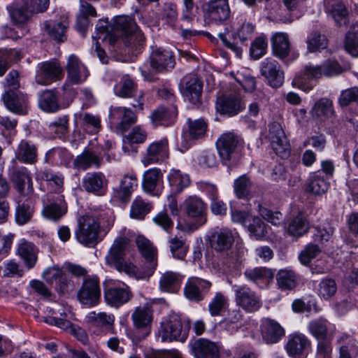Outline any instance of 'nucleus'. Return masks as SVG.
<instances>
[{
    "instance_id": "obj_58",
    "label": "nucleus",
    "mask_w": 358,
    "mask_h": 358,
    "mask_svg": "<svg viewBox=\"0 0 358 358\" xmlns=\"http://www.w3.org/2000/svg\"><path fill=\"white\" fill-rule=\"evenodd\" d=\"M188 134L192 139H198L204 136L207 130V123L203 119L192 120L187 119Z\"/></svg>"
},
{
    "instance_id": "obj_15",
    "label": "nucleus",
    "mask_w": 358,
    "mask_h": 358,
    "mask_svg": "<svg viewBox=\"0 0 358 358\" xmlns=\"http://www.w3.org/2000/svg\"><path fill=\"white\" fill-rule=\"evenodd\" d=\"M235 300L239 306L248 312H255L261 307V301L256 293L246 285L233 286Z\"/></svg>"
},
{
    "instance_id": "obj_57",
    "label": "nucleus",
    "mask_w": 358,
    "mask_h": 358,
    "mask_svg": "<svg viewBox=\"0 0 358 358\" xmlns=\"http://www.w3.org/2000/svg\"><path fill=\"white\" fill-rule=\"evenodd\" d=\"M245 227L250 232V235L257 240L262 238L267 233L265 224L258 217L251 216Z\"/></svg>"
},
{
    "instance_id": "obj_39",
    "label": "nucleus",
    "mask_w": 358,
    "mask_h": 358,
    "mask_svg": "<svg viewBox=\"0 0 358 358\" xmlns=\"http://www.w3.org/2000/svg\"><path fill=\"white\" fill-rule=\"evenodd\" d=\"M176 115V110L174 107L167 109L164 106H159L151 113L150 118L155 127L168 126L173 122Z\"/></svg>"
},
{
    "instance_id": "obj_33",
    "label": "nucleus",
    "mask_w": 358,
    "mask_h": 358,
    "mask_svg": "<svg viewBox=\"0 0 358 358\" xmlns=\"http://www.w3.org/2000/svg\"><path fill=\"white\" fill-rule=\"evenodd\" d=\"M336 343L339 348L338 358H355L358 356V341L350 335L340 334Z\"/></svg>"
},
{
    "instance_id": "obj_35",
    "label": "nucleus",
    "mask_w": 358,
    "mask_h": 358,
    "mask_svg": "<svg viewBox=\"0 0 358 358\" xmlns=\"http://www.w3.org/2000/svg\"><path fill=\"white\" fill-rule=\"evenodd\" d=\"M102 162V157L92 151L87 150L76 157L73 161V166L74 168L78 170L86 171L91 168H100Z\"/></svg>"
},
{
    "instance_id": "obj_46",
    "label": "nucleus",
    "mask_w": 358,
    "mask_h": 358,
    "mask_svg": "<svg viewBox=\"0 0 358 358\" xmlns=\"http://www.w3.org/2000/svg\"><path fill=\"white\" fill-rule=\"evenodd\" d=\"M153 206L152 203L137 196L133 201L130 207V217L133 219L142 220L150 213Z\"/></svg>"
},
{
    "instance_id": "obj_9",
    "label": "nucleus",
    "mask_w": 358,
    "mask_h": 358,
    "mask_svg": "<svg viewBox=\"0 0 358 358\" xmlns=\"http://www.w3.org/2000/svg\"><path fill=\"white\" fill-rule=\"evenodd\" d=\"M115 95L124 99L134 97V102L131 106L136 110H142L144 106V94L143 92H138L137 85L127 75L122 77L121 80L114 87Z\"/></svg>"
},
{
    "instance_id": "obj_61",
    "label": "nucleus",
    "mask_w": 358,
    "mask_h": 358,
    "mask_svg": "<svg viewBox=\"0 0 358 358\" xmlns=\"http://www.w3.org/2000/svg\"><path fill=\"white\" fill-rule=\"evenodd\" d=\"M228 303L227 297L222 292H216L208 304L210 315L217 316L225 308Z\"/></svg>"
},
{
    "instance_id": "obj_12",
    "label": "nucleus",
    "mask_w": 358,
    "mask_h": 358,
    "mask_svg": "<svg viewBox=\"0 0 358 358\" xmlns=\"http://www.w3.org/2000/svg\"><path fill=\"white\" fill-rule=\"evenodd\" d=\"M203 85L196 75H187L180 83V91L185 101L199 107L201 103Z\"/></svg>"
},
{
    "instance_id": "obj_22",
    "label": "nucleus",
    "mask_w": 358,
    "mask_h": 358,
    "mask_svg": "<svg viewBox=\"0 0 358 358\" xmlns=\"http://www.w3.org/2000/svg\"><path fill=\"white\" fill-rule=\"evenodd\" d=\"M108 182V179L104 173L100 171L87 173L82 179L83 189L86 192L97 196L105 194Z\"/></svg>"
},
{
    "instance_id": "obj_10",
    "label": "nucleus",
    "mask_w": 358,
    "mask_h": 358,
    "mask_svg": "<svg viewBox=\"0 0 358 358\" xmlns=\"http://www.w3.org/2000/svg\"><path fill=\"white\" fill-rule=\"evenodd\" d=\"M182 206L187 217L194 221L196 229L206 223L207 207L200 197L196 195L188 196Z\"/></svg>"
},
{
    "instance_id": "obj_7",
    "label": "nucleus",
    "mask_w": 358,
    "mask_h": 358,
    "mask_svg": "<svg viewBox=\"0 0 358 358\" xmlns=\"http://www.w3.org/2000/svg\"><path fill=\"white\" fill-rule=\"evenodd\" d=\"M243 143L242 138L233 132L224 133L216 142L219 155L225 165H231L236 162L238 156V148Z\"/></svg>"
},
{
    "instance_id": "obj_31",
    "label": "nucleus",
    "mask_w": 358,
    "mask_h": 358,
    "mask_svg": "<svg viewBox=\"0 0 358 358\" xmlns=\"http://www.w3.org/2000/svg\"><path fill=\"white\" fill-rule=\"evenodd\" d=\"M38 106L46 113H55L64 109L59 95L54 90H46L39 94Z\"/></svg>"
},
{
    "instance_id": "obj_2",
    "label": "nucleus",
    "mask_w": 358,
    "mask_h": 358,
    "mask_svg": "<svg viewBox=\"0 0 358 358\" xmlns=\"http://www.w3.org/2000/svg\"><path fill=\"white\" fill-rule=\"evenodd\" d=\"M131 250V245L129 239L124 236L117 237L110 246L105 260L107 265L136 278V266L125 261V257L130 254Z\"/></svg>"
},
{
    "instance_id": "obj_49",
    "label": "nucleus",
    "mask_w": 358,
    "mask_h": 358,
    "mask_svg": "<svg viewBox=\"0 0 358 358\" xmlns=\"http://www.w3.org/2000/svg\"><path fill=\"white\" fill-rule=\"evenodd\" d=\"M168 180L173 191L180 192L183 189L190 185V178L188 174L182 173L180 170H171Z\"/></svg>"
},
{
    "instance_id": "obj_48",
    "label": "nucleus",
    "mask_w": 358,
    "mask_h": 358,
    "mask_svg": "<svg viewBox=\"0 0 358 358\" xmlns=\"http://www.w3.org/2000/svg\"><path fill=\"white\" fill-rule=\"evenodd\" d=\"M309 229V224L302 213L290 220L288 224V233L293 236H301L306 234Z\"/></svg>"
},
{
    "instance_id": "obj_17",
    "label": "nucleus",
    "mask_w": 358,
    "mask_h": 358,
    "mask_svg": "<svg viewBox=\"0 0 358 358\" xmlns=\"http://www.w3.org/2000/svg\"><path fill=\"white\" fill-rule=\"evenodd\" d=\"M169 143L163 138L150 143L143 155L141 162L145 166L162 162L169 157Z\"/></svg>"
},
{
    "instance_id": "obj_26",
    "label": "nucleus",
    "mask_w": 358,
    "mask_h": 358,
    "mask_svg": "<svg viewBox=\"0 0 358 358\" xmlns=\"http://www.w3.org/2000/svg\"><path fill=\"white\" fill-rule=\"evenodd\" d=\"M260 329L264 341L268 344L277 343L285 334L284 328L278 322L270 318L262 320Z\"/></svg>"
},
{
    "instance_id": "obj_32",
    "label": "nucleus",
    "mask_w": 358,
    "mask_h": 358,
    "mask_svg": "<svg viewBox=\"0 0 358 358\" xmlns=\"http://www.w3.org/2000/svg\"><path fill=\"white\" fill-rule=\"evenodd\" d=\"M69 24L68 17L64 16L59 22L45 21L43 24V28L55 41L64 42L66 40V32Z\"/></svg>"
},
{
    "instance_id": "obj_20",
    "label": "nucleus",
    "mask_w": 358,
    "mask_h": 358,
    "mask_svg": "<svg viewBox=\"0 0 358 358\" xmlns=\"http://www.w3.org/2000/svg\"><path fill=\"white\" fill-rule=\"evenodd\" d=\"M310 345V341L304 334L296 332L289 336L285 349L288 355L292 358L306 357Z\"/></svg>"
},
{
    "instance_id": "obj_34",
    "label": "nucleus",
    "mask_w": 358,
    "mask_h": 358,
    "mask_svg": "<svg viewBox=\"0 0 358 358\" xmlns=\"http://www.w3.org/2000/svg\"><path fill=\"white\" fill-rule=\"evenodd\" d=\"M306 185V192L320 195L328 190L330 182L325 177H323L320 171H316L310 173Z\"/></svg>"
},
{
    "instance_id": "obj_54",
    "label": "nucleus",
    "mask_w": 358,
    "mask_h": 358,
    "mask_svg": "<svg viewBox=\"0 0 358 358\" xmlns=\"http://www.w3.org/2000/svg\"><path fill=\"white\" fill-rule=\"evenodd\" d=\"M244 275L248 280L255 283L273 278L272 271L265 267H255L246 269L244 272Z\"/></svg>"
},
{
    "instance_id": "obj_18",
    "label": "nucleus",
    "mask_w": 358,
    "mask_h": 358,
    "mask_svg": "<svg viewBox=\"0 0 358 358\" xmlns=\"http://www.w3.org/2000/svg\"><path fill=\"white\" fill-rule=\"evenodd\" d=\"M6 108L12 113L25 115L29 105L28 96L19 90H9L2 95Z\"/></svg>"
},
{
    "instance_id": "obj_53",
    "label": "nucleus",
    "mask_w": 358,
    "mask_h": 358,
    "mask_svg": "<svg viewBox=\"0 0 358 358\" xmlns=\"http://www.w3.org/2000/svg\"><path fill=\"white\" fill-rule=\"evenodd\" d=\"M309 332L317 340L328 338V322L323 318L310 321L308 324Z\"/></svg>"
},
{
    "instance_id": "obj_56",
    "label": "nucleus",
    "mask_w": 358,
    "mask_h": 358,
    "mask_svg": "<svg viewBox=\"0 0 358 358\" xmlns=\"http://www.w3.org/2000/svg\"><path fill=\"white\" fill-rule=\"evenodd\" d=\"M337 292V285L332 278L322 279L317 287V294L324 300H329Z\"/></svg>"
},
{
    "instance_id": "obj_50",
    "label": "nucleus",
    "mask_w": 358,
    "mask_h": 358,
    "mask_svg": "<svg viewBox=\"0 0 358 358\" xmlns=\"http://www.w3.org/2000/svg\"><path fill=\"white\" fill-rule=\"evenodd\" d=\"M313 116L317 117H331L334 113L333 102L328 98H321L316 101L312 108Z\"/></svg>"
},
{
    "instance_id": "obj_5",
    "label": "nucleus",
    "mask_w": 358,
    "mask_h": 358,
    "mask_svg": "<svg viewBox=\"0 0 358 358\" xmlns=\"http://www.w3.org/2000/svg\"><path fill=\"white\" fill-rule=\"evenodd\" d=\"M136 243L140 253L146 261L145 269L138 270L136 268V279L148 280L154 273L157 266V248L143 236H138L136 238Z\"/></svg>"
},
{
    "instance_id": "obj_45",
    "label": "nucleus",
    "mask_w": 358,
    "mask_h": 358,
    "mask_svg": "<svg viewBox=\"0 0 358 358\" xmlns=\"http://www.w3.org/2000/svg\"><path fill=\"white\" fill-rule=\"evenodd\" d=\"M87 321L91 323V327H102L106 329H113L115 317L113 314L106 313H90L87 316Z\"/></svg>"
},
{
    "instance_id": "obj_3",
    "label": "nucleus",
    "mask_w": 358,
    "mask_h": 358,
    "mask_svg": "<svg viewBox=\"0 0 358 358\" xmlns=\"http://www.w3.org/2000/svg\"><path fill=\"white\" fill-rule=\"evenodd\" d=\"M78 228L75 231L77 241L83 245L93 247L102 238L100 236V218L94 213H87L78 218Z\"/></svg>"
},
{
    "instance_id": "obj_6",
    "label": "nucleus",
    "mask_w": 358,
    "mask_h": 358,
    "mask_svg": "<svg viewBox=\"0 0 358 358\" xmlns=\"http://www.w3.org/2000/svg\"><path fill=\"white\" fill-rule=\"evenodd\" d=\"M157 337L162 342L185 341L187 333L182 329L180 317L173 313L165 317L160 323Z\"/></svg>"
},
{
    "instance_id": "obj_60",
    "label": "nucleus",
    "mask_w": 358,
    "mask_h": 358,
    "mask_svg": "<svg viewBox=\"0 0 358 358\" xmlns=\"http://www.w3.org/2000/svg\"><path fill=\"white\" fill-rule=\"evenodd\" d=\"M268 48V41L265 36L257 37L251 43L250 55L254 59H259L266 55Z\"/></svg>"
},
{
    "instance_id": "obj_14",
    "label": "nucleus",
    "mask_w": 358,
    "mask_h": 358,
    "mask_svg": "<svg viewBox=\"0 0 358 358\" xmlns=\"http://www.w3.org/2000/svg\"><path fill=\"white\" fill-rule=\"evenodd\" d=\"M204 16L215 23H222L227 20L231 15L228 0H211L203 6Z\"/></svg>"
},
{
    "instance_id": "obj_30",
    "label": "nucleus",
    "mask_w": 358,
    "mask_h": 358,
    "mask_svg": "<svg viewBox=\"0 0 358 358\" xmlns=\"http://www.w3.org/2000/svg\"><path fill=\"white\" fill-rule=\"evenodd\" d=\"M192 354L195 358H220L217 345L205 338H199L190 343Z\"/></svg>"
},
{
    "instance_id": "obj_27",
    "label": "nucleus",
    "mask_w": 358,
    "mask_h": 358,
    "mask_svg": "<svg viewBox=\"0 0 358 358\" xmlns=\"http://www.w3.org/2000/svg\"><path fill=\"white\" fill-rule=\"evenodd\" d=\"M208 240L212 248L217 252H223L231 248L234 236L229 229L215 228L210 231Z\"/></svg>"
},
{
    "instance_id": "obj_21",
    "label": "nucleus",
    "mask_w": 358,
    "mask_h": 358,
    "mask_svg": "<svg viewBox=\"0 0 358 358\" xmlns=\"http://www.w3.org/2000/svg\"><path fill=\"white\" fill-rule=\"evenodd\" d=\"M211 286L212 283L208 280L198 277H191L186 283L185 295L189 300L200 301L203 299Z\"/></svg>"
},
{
    "instance_id": "obj_28",
    "label": "nucleus",
    "mask_w": 358,
    "mask_h": 358,
    "mask_svg": "<svg viewBox=\"0 0 358 358\" xmlns=\"http://www.w3.org/2000/svg\"><path fill=\"white\" fill-rule=\"evenodd\" d=\"M11 179L18 193L22 196H28L34 192L33 182L29 172L24 166L15 169Z\"/></svg>"
},
{
    "instance_id": "obj_1",
    "label": "nucleus",
    "mask_w": 358,
    "mask_h": 358,
    "mask_svg": "<svg viewBox=\"0 0 358 358\" xmlns=\"http://www.w3.org/2000/svg\"><path fill=\"white\" fill-rule=\"evenodd\" d=\"M96 36H94V38L101 39L112 45L120 39L124 41L126 46L135 45V41H138L139 43L143 40V34L138 31L134 19L127 15L115 17L110 30L107 22L99 21L96 24Z\"/></svg>"
},
{
    "instance_id": "obj_40",
    "label": "nucleus",
    "mask_w": 358,
    "mask_h": 358,
    "mask_svg": "<svg viewBox=\"0 0 358 358\" xmlns=\"http://www.w3.org/2000/svg\"><path fill=\"white\" fill-rule=\"evenodd\" d=\"M62 196H58L59 203L53 201L45 203V200H43L44 206L42 210L43 217L52 221H57L66 214V206L62 202Z\"/></svg>"
},
{
    "instance_id": "obj_55",
    "label": "nucleus",
    "mask_w": 358,
    "mask_h": 358,
    "mask_svg": "<svg viewBox=\"0 0 358 358\" xmlns=\"http://www.w3.org/2000/svg\"><path fill=\"white\" fill-rule=\"evenodd\" d=\"M252 182L246 175H242L234 180V189L236 196L239 199L247 198L250 193Z\"/></svg>"
},
{
    "instance_id": "obj_42",
    "label": "nucleus",
    "mask_w": 358,
    "mask_h": 358,
    "mask_svg": "<svg viewBox=\"0 0 358 358\" xmlns=\"http://www.w3.org/2000/svg\"><path fill=\"white\" fill-rule=\"evenodd\" d=\"M137 178L134 176H124L121 180L119 188L115 190V196L122 201H128L131 193L137 187Z\"/></svg>"
},
{
    "instance_id": "obj_8",
    "label": "nucleus",
    "mask_w": 358,
    "mask_h": 358,
    "mask_svg": "<svg viewBox=\"0 0 358 358\" xmlns=\"http://www.w3.org/2000/svg\"><path fill=\"white\" fill-rule=\"evenodd\" d=\"M132 293L129 287L123 282L108 280L105 283L104 299L107 304L118 308L127 303Z\"/></svg>"
},
{
    "instance_id": "obj_37",
    "label": "nucleus",
    "mask_w": 358,
    "mask_h": 358,
    "mask_svg": "<svg viewBox=\"0 0 358 358\" xmlns=\"http://www.w3.org/2000/svg\"><path fill=\"white\" fill-rule=\"evenodd\" d=\"M76 120L80 127L90 134H97L101 129L100 116L87 112H80L75 114Z\"/></svg>"
},
{
    "instance_id": "obj_59",
    "label": "nucleus",
    "mask_w": 358,
    "mask_h": 358,
    "mask_svg": "<svg viewBox=\"0 0 358 358\" xmlns=\"http://www.w3.org/2000/svg\"><path fill=\"white\" fill-rule=\"evenodd\" d=\"M277 283L280 289H292L296 286V275L289 270H280L276 275Z\"/></svg>"
},
{
    "instance_id": "obj_63",
    "label": "nucleus",
    "mask_w": 358,
    "mask_h": 358,
    "mask_svg": "<svg viewBox=\"0 0 358 358\" xmlns=\"http://www.w3.org/2000/svg\"><path fill=\"white\" fill-rule=\"evenodd\" d=\"M33 209L27 203L19 204L15 210V221L19 225L27 224L31 218Z\"/></svg>"
},
{
    "instance_id": "obj_19",
    "label": "nucleus",
    "mask_w": 358,
    "mask_h": 358,
    "mask_svg": "<svg viewBox=\"0 0 358 358\" xmlns=\"http://www.w3.org/2000/svg\"><path fill=\"white\" fill-rule=\"evenodd\" d=\"M62 76V68L57 62H45L38 64L36 82L41 85H47L59 80Z\"/></svg>"
},
{
    "instance_id": "obj_36",
    "label": "nucleus",
    "mask_w": 358,
    "mask_h": 358,
    "mask_svg": "<svg viewBox=\"0 0 358 358\" xmlns=\"http://www.w3.org/2000/svg\"><path fill=\"white\" fill-rule=\"evenodd\" d=\"M272 51L275 56L279 59L286 58L290 51L289 36L285 32H276L271 37Z\"/></svg>"
},
{
    "instance_id": "obj_43",
    "label": "nucleus",
    "mask_w": 358,
    "mask_h": 358,
    "mask_svg": "<svg viewBox=\"0 0 358 358\" xmlns=\"http://www.w3.org/2000/svg\"><path fill=\"white\" fill-rule=\"evenodd\" d=\"M16 157L20 162L34 164L37 161L36 148L33 143L23 140L18 145Z\"/></svg>"
},
{
    "instance_id": "obj_13",
    "label": "nucleus",
    "mask_w": 358,
    "mask_h": 358,
    "mask_svg": "<svg viewBox=\"0 0 358 358\" xmlns=\"http://www.w3.org/2000/svg\"><path fill=\"white\" fill-rule=\"evenodd\" d=\"M268 138L276 155L282 158L289 155V143L280 123L275 122L269 125Z\"/></svg>"
},
{
    "instance_id": "obj_62",
    "label": "nucleus",
    "mask_w": 358,
    "mask_h": 358,
    "mask_svg": "<svg viewBox=\"0 0 358 358\" xmlns=\"http://www.w3.org/2000/svg\"><path fill=\"white\" fill-rule=\"evenodd\" d=\"M327 39L324 35L318 32H313L310 34L307 40L308 49L310 52H315L326 48Z\"/></svg>"
},
{
    "instance_id": "obj_41",
    "label": "nucleus",
    "mask_w": 358,
    "mask_h": 358,
    "mask_svg": "<svg viewBox=\"0 0 358 358\" xmlns=\"http://www.w3.org/2000/svg\"><path fill=\"white\" fill-rule=\"evenodd\" d=\"M163 173L160 169L152 168L144 172L142 186L147 193H152L162 181Z\"/></svg>"
},
{
    "instance_id": "obj_44",
    "label": "nucleus",
    "mask_w": 358,
    "mask_h": 358,
    "mask_svg": "<svg viewBox=\"0 0 358 358\" xmlns=\"http://www.w3.org/2000/svg\"><path fill=\"white\" fill-rule=\"evenodd\" d=\"M17 254L29 268L34 267L36 264L37 261L36 249L32 243L22 240L19 244Z\"/></svg>"
},
{
    "instance_id": "obj_24",
    "label": "nucleus",
    "mask_w": 358,
    "mask_h": 358,
    "mask_svg": "<svg viewBox=\"0 0 358 358\" xmlns=\"http://www.w3.org/2000/svg\"><path fill=\"white\" fill-rule=\"evenodd\" d=\"M67 80L72 84L78 85L86 80L89 76L87 67L76 55H70L66 65Z\"/></svg>"
},
{
    "instance_id": "obj_23",
    "label": "nucleus",
    "mask_w": 358,
    "mask_h": 358,
    "mask_svg": "<svg viewBox=\"0 0 358 358\" xmlns=\"http://www.w3.org/2000/svg\"><path fill=\"white\" fill-rule=\"evenodd\" d=\"M261 74L264 76L273 87H280L284 81V74L279 63L271 58H266L261 63Z\"/></svg>"
},
{
    "instance_id": "obj_29",
    "label": "nucleus",
    "mask_w": 358,
    "mask_h": 358,
    "mask_svg": "<svg viewBox=\"0 0 358 358\" xmlns=\"http://www.w3.org/2000/svg\"><path fill=\"white\" fill-rule=\"evenodd\" d=\"M244 106L238 94H227L218 97L216 110L221 114L234 116L240 113Z\"/></svg>"
},
{
    "instance_id": "obj_52",
    "label": "nucleus",
    "mask_w": 358,
    "mask_h": 358,
    "mask_svg": "<svg viewBox=\"0 0 358 358\" xmlns=\"http://www.w3.org/2000/svg\"><path fill=\"white\" fill-rule=\"evenodd\" d=\"M37 180L46 181L50 185H55V190L60 192L63 189L64 176L49 170L38 171L36 174Z\"/></svg>"
},
{
    "instance_id": "obj_25",
    "label": "nucleus",
    "mask_w": 358,
    "mask_h": 358,
    "mask_svg": "<svg viewBox=\"0 0 358 358\" xmlns=\"http://www.w3.org/2000/svg\"><path fill=\"white\" fill-rule=\"evenodd\" d=\"M134 327L143 331L142 338L150 334V327L153 320V311L151 306L145 305L135 308L131 314Z\"/></svg>"
},
{
    "instance_id": "obj_38",
    "label": "nucleus",
    "mask_w": 358,
    "mask_h": 358,
    "mask_svg": "<svg viewBox=\"0 0 358 358\" xmlns=\"http://www.w3.org/2000/svg\"><path fill=\"white\" fill-rule=\"evenodd\" d=\"M73 155L64 148H54L48 150L45 156V162L55 166H69Z\"/></svg>"
},
{
    "instance_id": "obj_47",
    "label": "nucleus",
    "mask_w": 358,
    "mask_h": 358,
    "mask_svg": "<svg viewBox=\"0 0 358 358\" xmlns=\"http://www.w3.org/2000/svg\"><path fill=\"white\" fill-rule=\"evenodd\" d=\"M182 278L173 271H166L162 274L159 280V287L162 290L169 292H176L178 289Z\"/></svg>"
},
{
    "instance_id": "obj_51",
    "label": "nucleus",
    "mask_w": 358,
    "mask_h": 358,
    "mask_svg": "<svg viewBox=\"0 0 358 358\" xmlns=\"http://www.w3.org/2000/svg\"><path fill=\"white\" fill-rule=\"evenodd\" d=\"M326 12L338 26H345L349 22V12L343 2L338 3Z\"/></svg>"
},
{
    "instance_id": "obj_4",
    "label": "nucleus",
    "mask_w": 358,
    "mask_h": 358,
    "mask_svg": "<svg viewBox=\"0 0 358 358\" xmlns=\"http://www.w3.org/2000/svg\"><path fill=\"white\" fill-rule=\"evenodd\" d=\"M175 66V59L171 52L157 48L150 56V64H144L140 67L141 75L148 81L153 80V71L162 72L172 69Z\"/></svg>"
},
{
    "instance_id": "obj_11",
    "label": "nucleus",
    "mask_w": 358,
    "mask_h": 358,
    "mask_svg": "<svg viewBox=\"0 0 358 358\" xmlns=\"http://www.w3.org/2000/svg\"><path fill=\"white\" fill-rule=\"evenodd\" d=\"M101 298V288L99 278L96 276L89 277L84 280L78 292L79 301L90 307L97 305Z\"/></svg>"
},
{
    "instance_id": "obj_16",
    "label": "nucleus",
    "mask_w": 358,
    "mask_h": 358,
    "mask_svg": "<svg viewBox=\"0 0 358 358\" xmlns=\"http://www.w3.org/2000/svg\"><path fill=\"white\" fill-rule=\"evenodd\" d=\"M109 118L110 123L122 132L127 131L137 120L136 114L129 108L121 106H111Z\"/></svg>"
},
{
    "instance_id": "obj_64",
    "label": "nucleus",
    "mask_w": 358,
    "mask_h": 358,
    "mask_svg": "<svg viewBox=\"0 0 358 358\" xmlns=\"http://www.w3.org/2000/svg\"><path fill=\"white\" fill-rule=\"evenodd\" d=\"M30 12L28 4L26 8L23 7H16L11 11L10 17L17 28L24 27V24L29 17Z\"/></svg>"
}]
</instances>
